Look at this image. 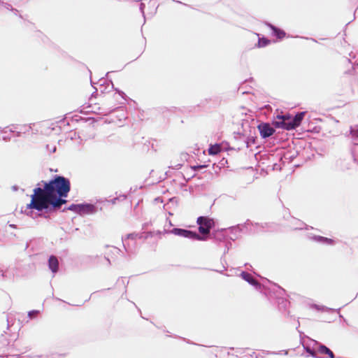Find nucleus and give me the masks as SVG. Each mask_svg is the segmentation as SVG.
Segmentation results:
<instances>
[{
  "instance_id": "obj_37",
  "label": "nucleus",
  "mask_w": 358,
  "mask_h": 358,
  "mask_svg": "<svg viewBox=\"0 0 358 358\" xmlns=\"http://www.w3.org/2000/svg\"><path fill=\"white\" fill-rule=\"evenodd\" d=\"M227 163H228L227 159L223 157V158L220 161V162H219V164H220V167H224V166H226V164H227Z\"/></svg>"
},
{
  "instance_id": "obj_50",
  "label": "nucleus",
  "mask_w": 358,
  "mask_h": 358,
  "mask_svg": "<svg viewBox=\"0 0 358 358\" xmlns=\"http://www.w3.org/2000/svg\"><path fill=\"white\" fill-rule=\"evenodd\" d=\"M196 173H194V174H193L190 178H187L186 179V178L184 177V178L186 180V181H187V182H188V181H189L192 178H194V177H196Z\"/></svg>"
},
{
  "instance_id": "obj_21",
  "label": "nucleus",
  "mask_w": 358,
  "mask_h": 358,
  "mask_svg": "<svg viewBox=\"0 0 358 358\" xmlns=\"http://www.w3.org/2000/svg\"><path fill=\"white\" fill-rule=\"evenodd\" d=\"M306 113V111L299 112L295 114L294 117H292V120L295 124H296V127L300 126Z\"/></svg>"
},
{
  "instance_id": "obj_29",
  "label": "nucleus",
  "mask_w": 358,
  "mask_h": 358,
  "mask_svg": "<svg viewBox=\"0 0 358 358\" xmlns=\"http://www.w3.org/2000/svg\"><path fill=\"white\" fill-rule=\"evenodd\" d=\"M40 313V311L38 310H32L28 312V317L30 320L35 319L38 314Z\"/></svg>"
},
{
  "instance_id": "obj_2",
  "label": "nucleus",
  "mask_w": 358,
  "mask_h": 358,
  "mask_svg": "<svg viewBox=\"0 0 358 358\" xmlns=\"http://www.w3.org/2000/svg\"><path fill=\"white\" fill-rule=\"evenodd\" d=\"M241 277L257 290L263 294L272 303L277 304L278 310L282 313L289 314V301L285 297L286 291L277 284L272 283V287H268L262 285L255 280L250 273L247 271H242Z\"/></svg>"
},
{
  "instance_id": "obj_45",
  "label": "nucleus",
  "mask_w": 358,
  "mask_h": 358,
  "mask_svg": "<svg viewBox=\"0 0 358 358\" xmlns=\"http://www.w3.org/2000/svg\"><path fill=\"white\" fill-rule=\"evenodd\" d=\"M2 140L6 141V142H8L10 140V137L9 136H2Z\"/></svg>"
},
{
  "instance_id": "obj_39",
  "label": "nucleus",
  "mask_w": 358,
  "mask_h": 358,
  "mask_svg": "<svg viewBox=\"0 0 358 358\" xmlns=\"http://www.w3.org/2000/svg\"><path fill=\"white\" fill-rule=\"evenodd\" d=\"M84 120V118L79 117L78 115H74L71 117V120L76 121V122H78L79 120Z\"/></svg>"
},
{
  "instance_id": "obj_52",
  "label": "nucleus",
  "mask_w": 358,
  "mask_h": 358,
  "mask_svg": "<svg viewBox=\"0 0 358 358\" xmlns=\"http://www.w3.org/2000/svg\"><path fill=\"white\" fill-rule=\"evenodd\" d=\"M97 94H98L97 90H96V91H95V92H94L92 94L91 96H92V97H93V96H96Z\"/></svg>"
},
{
  "instance_id": "obj_60",
  "label": "nucleus",
  "mask_w": 358,
  "mask_h": 358,
  "mask_svg": "<svg viewBox=\"0 0 358 358\" xmlns=\"http://www.w3.org/2000/svg\"><path fill=\"white\" fill-rule=\"evenodd\" d=\"M56 149H57V148H56V147L55 146V147L53 148V149H52V152H55L56 151Z\"/></svg>"
},
{
  "instance_id": "obj_25",
  "label": "nucleus",
  "mask_w": 358,
  "mask_h": 358,
  "mask_svg": "<svg viewBox=\"0 0 358 358\" xmlns=\"http://www.w3.org/2000/svg\"><path fill=\"white\" fill-rule=\"evenodd\" d=\"M138 236V234H136V233H131V234H128L127 236H126V238H122V244H123V246L125 249L126 251H127V248L126 247V245H125V241L127 239H135L136 238H137Z\"/></svg>"
},
{
  "instance_id": "obj_44",
  "label": "nucleus",
  "mask_w": 358,
  "mask_h": 358,
  "mask_svg": "<svg viewBox=\"0 0 358 358\" xmlns=\"http://www.w3.org/2000/svg\"><path fill=\"white\" fill-rule=\"evenodd\" d=\"M150 224H151V222H145L144 224H143V226H142L143 229H147Z\"/></svg>"
},
{
  "instance_id": "obj_17",
  "label": "nucleus",
  "mask_w": 358,
  "mask_h": 358,
  "mask_svg": "<svg viewBox=\"0 0 358 358\" xmlns=\"http://www.w3.org/2000/svg\"><path fill=\"white\" fill-rule=\"evenodd\" d=\"M314 307L315 308V309H317V310H320V311H326L328 313H338L339 314V317L343 318L344 322L347 323V320L339 313L341 308H339L338 309H334V308H328L325 306H318V305H314Z\"/></svg>"
},
{
  "instance_id": "obj_57",
  "label": "nucleus",
  "mask_w": 358,
  "mask_h": 358,
  "mask_svg": "<svg viewBox=\"0 0 358 358\" xmlns=\"http://www.w3.org/2000/svg\"><path fill=\"white\" fill-rule=\"evenodd\" d=\"M9 227H11V228H15L16 227L15 224H9Z\"/></svg>"
},
{
  "instance_id": "obj_64",
  "label": "nucleus",
  "mask_w": 358,
  "mask_h": 358,
  "mask_svg": "<svg viewBox=\"0 0 358 358\" xmlns=\"http://www.w3.org/2000/svg\"><path fill=\"white\" fill-rule=\"evenodd\" d=\"M242 93L244 94L248 93V91H243Z\"/></svg>"
},
{
  "instance_id": "obj_9",
  "label": "nucleus",
  "mask_w": 358,
  "mask_h": 358,
  "mask_svg": "<svg viewBox=\"0 0 358 358\" xmlns=\"http://www.w3.org/2000/svg\"><path fill=\"white\" fill-rule=\"evenodd\" d=\"M226 231V228L213 230V232L210 233L209 236H207L208 239H212L214 243L220 246L222 243L223 244L227 241L228 236L225 234Z\"/></svg>"
},
{
  "instance_id": "obj_61",
  "label": "nucleus",
  "mask_w": 358,
  "mask_h": 358,
  "mask_svg": "<svg viewBox=\"0 0 358 358\" xmlns=\"http://www.w3.org/2000/svg\"><path fill=\"white\" fill-rule=\"evenodd\" d=\"M14 355H10V356H7L6 358H13Z\"/></svg>"
},
{
  "instance_id": "obj_27",
  "label": "nucleus",
  "mask_w": 358,
  "mask_h": 358,
  "mask_svg": "<svg viewBox=\"0 0 358 358\" xmlns=\"http://www.w3.org/2000/svg\"><path fill=\"white\" fill-rule=\"evenodd\" d=\"M113 90L115 91V92L117 94H118L121 96L122 99H123L124 101H127V99H129L127 96V94L122 90H120L119 88L115 87V89Z\"/></svg>"
},
{
  "instance_id": "obj_51",
  "label": "nucleus",
  "mask_w": 358,
  "mask_h": 358,
  "mask_svg": "<svg viewBox=\"0 0 358 358\" xmlns=\"http://www.w3.org/2000/svg\"><path fill=\"white\" fill-rule=\"evenodd\" d=\"M173 1H175V2H176V3H180V4H182V5H184V6H190L189 5L186 4V3H182V2L180 1H176V0H173Z\"/></svg>"
},
{
  "instance_id": "obj_8",
  "label": "nucleus",
  "mask_w": 358,
  "mask_h": 358,
  "mask_svg": "<svg viewBox=\"0 0 358 358\" xmlns=\"http://www.w3.org/2000/svg\"><path fill=\"white\" fill-rule=\"evenodd\" d=\"M103 202L102 199H97L94 203L87 202L80 203L79 215H93L98 210L101 211L103 210L102 204Z\"/></svg>"
},
{
  "instance_id": "obj_19",
  "label": "nucleus",
  "mask_w": 358,
  "mask_h": 358,
  "mask_svg": "<svg viewBox=\"0 0 358 358\" xmlns=\"http://www.w3.org/2000/svg\"><path fill=\"white\" fill-rule=\"evenodd\" d=\"M10 127L19 131H22V134L29 132L31 129V124H11Z\"/></svg>"
},
{
  "instance_id": "obj_49",
  "label": "nucleus",
  "mask_w": 358,
  "mask_h": 358,
  "mask_svg": "<svg viewBox=\"0 0 358 358\" xmlns=\"http://www.w3.org/2000/svg\"><path fill=\"white\" fill-rule=\"evenodd\" d=\"M155 201L158 202V203L159 202L162 203L163 202V199H162V197L158 196V197L155 199Z\"/></svg>"
},
{
  "instance_id": "obj_15",
  "label": "nucleus",
  "mask_w": 358,
  "mask_h": 358,
  "mask_svg": "<svg viewBox=\"0 0 358 358\" xmlns=\"http://www.w3.org/2000/svg\"><path fill=\"white\" fill-rule=\"evenodd\" d=\"M48 266L54 277L59 270V261L57 257L51 255L48 259Z\"/></svg>"
},
{
  "instance_id": "obj_46",
  "label": "nucleus",
  "mask_w": 358,
  "mask_h": 358,
  "mask_svg": "<svg viewBox=\"0 0 358 358\" xmlns=\"http://www.w3.org/2000/svg\"><path fill=\"white\" fill-rule=\"evenodd\" d=\"M11 189L13 191L16 192L20 189V187L17 185H15L12 186Z\"/></svg>"
},
{
  "instance_id": "obj_28",
  "label": "nucleus",
  "mask_w": 358,
  "mask_h": 358,
  "mask_svg": "<svg viewBox=\"0 0 358 358\" xmlns=\"http://www.w3.org/2000/svg\"><path fill=\"white\" fill-rule=\"evenodd\" d=\"M208 166H209L208 164L205 163L203 164H196V165L191 166V169L192 171L196 172V171H199V169L207 168Z\"/></svg>"
},
{
  "instance_id": "obj_6",
  "label": "nucleus",
  "mask_w": 358,
  "mask_h": 358,
  "mask_svg": "<svg viewBox=\"0 0 358 358\" xmlns=\"http://www.w3.org/2000/svg\"><path fill=\"white\" fill-rule=\"evenodd\" d=\"M277 120L274 121L275 127L279 129H283L287 131L295 129L296 124L293 122L292 116L289 114L276 115Z\"/></svg>"
},
{
  "instance_id": "obj_18",
  "label": "nucleus",
  "mask_w": 358,
  "mask_h": 358,
  "mask_svg": "<svg viewBox=\"0 0 358 358\" xmlns=\"http://www.w3.org/2000/svg\"><path fill=\"white\" fill-rule=\"evenodd\" d=\"M258 41L257 43L255 44V47L257 48H264L268 45L271 41L267 37L264 35L257 34Z\"/></svg>"
},
{
  "instance_id": "obj_23",
  "label": "nucleus",
  "mask_w": 358,
  "mask_h": 358,
  "mask_svg": "<svg viewBox=\"0 0 358 358\" xmlns=\"http://www.w3.org/2000/svg\"><path fill=\"white\" fill-rule=\"evenodd\" d=\"M80 208V203H71L67 208H64L63 211H64L66 210H71V211L79 215Z\"/></svg>"
},
{
  "instance_id": "obj_24",
  "label": "nucleus",
  "mask_w": 358,
  "mask_h": 358,
  "mask_svg": "<svg viewBox=\"0 0 358 358\" xmlns=\"http://www.w3.org/2000/svg\"><path fill=\"white\" fill-rule=\"evenodd\" d=\"M349 131L353 140L358 139V124L351 126Z\"/></svg>"
},
{
  "instance_id": "obj_1",
  "label": "nucleus",
  "mask_w": 358,
  "mask_h": 358,
  "mask_svg": "<svg viewBox=\"0 0 358 358\" xmlns=\"http://www.w3.org/2000/svg\"><path fill=\"white\" fill-rule=\"evenodd\" d=\"M70 191V180L62 175H54L50 180H41L36 185L30 196V202L24 209L22 208L21 213L34 220L50 219L51 215L66 203Z\"/></svg>"
},
{
  "instance_id": "obj_26",
  "label": "nucleus",
  "mask_w": 358,
  "mask_h": 358,
  "mask_svg": "<svg viewBox=\"0 0 358 358\" xmlns=\"http://www.w3.org/2000/svg\"><path fill=\"white\" fill-rule=\"evenodd\" d=\"M154 233H155V231H147V232L144 231L141 234H138V238L147 239L149 237H152L154 236Z\"/></svg>"
},
{
  "instance_id": "obj_5",
  "label": "nucleus",
  "mask_w": 358,
  "mask_h": 358,
  "mask_svg": "<svg viewBox=\"0 0 358 358\" xmlns=\"http://www.w3.org/2000/svg\"><path fill=\"white\" fill-rule=\"evenodd\" d=\"M165 234H172L178 236L186 238L192 241H206L208 240L207 236L200 235L196 231H192L187 229L174 227L171 230H164Z\"/></svg>"
},
{
  "instance_id": "obj_41",
  "label": "nucleus",
  "mask_w": 358,
  "mask_h": 358,
  "mask_svg": "<svg viewBox=\"0 0 358 358\" xmlns=\"http://www.w3.org/2000/svg\"><path fill=\"white\" fill-rule=\"evenodd\" d=\"M113 250L115 251V252H116L119 255H122V256L124 255L122 251L120 249H119L118 248L113 247Z\"/></svg>"
},
{
  "instance_id": "obj_33",
  "label": "nucleus",
  "mask_w": 358,
  "mask_h": 358,
  "mask_svg": "<svg viewBox=\"0 0 358 358\" xmlns=\"http://www.w3.org/2000/svg\"><path fill=\"white\" fill-rule=\"evenodd\" d=\"M2 5L5 8L11 10L12 12H19L17 9L14 8L12 5L8 3L2 2Z\"/></svg>"
},
{
  "instance_id": "obj_16",
  "label": "nucleus",
  "mask_w": 358,
  "mask_h": 358,
  "mask_svg": "<svg viewBox=\"0 0 358 358\" xmlns=\"http://www.w3.org/2000/svg\"><path fill=\"white\" fill-rule=\"evenodd\" d=\"M298 151L293 149L287 151H282L280 157V160H289V162H292L298 155Z\"/></svg>"
},
{
  "instance_id": "obj_10",
  "label": "nucleus",
  "mask_w": 358,
  "mask_h": 358,
  "mask_svg": "<svg viewBox=\"0 0 358 358\" xmlns=\"http://www.w3.org/2000/svg\"><path fill=\"white\" fill-rule=\"evenodd\" d=\"M257 129L261 138L263 139L269 138L275 131V128L272 127L268 122H262L257 125Z\"/></svg>"
},
{
  "instance_id": "obj_56",
  "label": "nucleus",
  "mask_w": 358,
  "mask_h": 358,
  "mask_svg": "<svg viewBox=\"0 0 358 358\" xmlns=\"http://www.w3.org/2000/svg\"><path fill=\"white\" fill-rule=\"evenodd\" d=\"M186 186H187L186 183H181L180 184L181 188H183L184 187H186Z\"/></svg>"
},
{
  "instance_id": "obj_43",
  "label": "nucleus",
  "mask_w": 358,
  "mask_h": 358,
  "mask_svg": "<svg viewBox=\"0 0 358 358\" xmlns=\"http://www.w3.org/2000/svg\"><path fill=\"white\" fill-rule=\"evenodd\" d=\"M235 141L237 143V148L239 147V146H242V141H243V139H234Z\"/></svg>"
},
{
  "instance_id": "obj_58",
  "label": "nucleus",
  "mask_w": 358,
  "mask_h": 358,
  "mask_svg": "<svg viewBox=\"0 0 358 358\" xmlns=\"http://www.w3.org/2000/svg\"><path fill=\"white\" fill-rule=\"evenodd\" d=\"M189 191L190 193H192L193 192V187H189Z\"/></svg>"
},
{
  "instance_id": "obj_48",
  "label": "nucleus",
  "mask_w": 358,
  "mask_h": 358,
  "mask_svg": "<svg viewBox=\"0 0 358 358\" xmlns=\"http://www.w3.org/2000/svg\"><path fill=\"white\" fill-rule=\"evenodd\" d=\"M118 197H120V201L122 200H125L127 199V195L126 194H120Z\"/></svg>"
},
{
  "instance_id": "obj_7",
  "label": "nucleus",
  "mask_w": 358,
  "mask_h": 358,
  "mask_svg": "<svg viewBox=\"0 0 358 358\" xmlns=\"http://www.w3.org/2000/svg\"><path fill=\"white\" fill-rule=\"evenodd\" d=\"M196 224L198 231L203 234H209L215 227V221L208 216H199L197 217Z\"/></svg>"
},
{
  "instance_id": "obj_12",
  "label": "nucleus",
  "mask_w": 358,
  "mask_h": 358,
  "mask_svg": "<svg viewBox=\"0 0 358 358\" xmlns=\"http://www.w3.org/2000/svg\"><path fill=\"white\" fill-rule=\"evenodd\" d=\"M98 84L101 88V93L105 94L113 91L115 89V86L111 79H105L101 78L99 80Z\"/></svg>"
},
{
  "instance_id": "obj_3",
  "label": "nucleus",
  "mask_w": 358,
  "mask_h": 358,
  "mask_svg": "<svg viewBox=\"0 0 358 358\" xmlns=\"http://www.w3.org/2000/svg\"><path fill=\"white\" fill-rule=\"evenodd\" d=\"M299 332L300 343L308 354V357L323 358V357L317 355V354H320L321 355H327L329 358H336L334 353L327 346L305 335L302 331H299Z\"/></svg>"
},
{
  "instance_id": "obj_20",
  "label": "nucleus",
  "mask_w": 358,
  "mask_h": 358,
  "mask_svg": "<svg viewBox=\"0 0 358 358\" xmlns=\"http://www.w3.org/2000/svg\"><path fill=\"white\" fill-rule=\"evenodd\" d=\"M222 151L221 145L219 143H215L214 145H210L208 152L210 155L215 156L219 154Z\"/></svg>"
},
{
  "instance_id": "obj_13",
  "label": "nucleus",
  "mask_w": 358,
  "mask_h": 358,
  "mask_svg": "<svg viewBox=\"0 0 358 358\" xmlns=\"http://www.w3.org/2000/svg\"><path fill=\"white\" fill-rule=\"evenodd\" d=\"M265 25L270 29L271 35L277 39L282 40L285 37L286 32L280 27H276L269 22H265Z\"/></svg>"
},
{
  "instance_id": "obj_40",
  "label": "nucleus",
  "mask_w": 358,
  "mask_h": 358,
  "mask_svg": "<svg viewBox=\"0 0 358 358\" xmlns=\"http://www.w3.org/2000/svg\"><path fill=\"white\" fill-rule=\"evenodd\" d=\"M253 81V78H250L249 79H247L245 80L243 83H241L240 87H239V90H241V88L243 87V85L248 83V82H252Z\"/></svg>"
},
{
  "instance_id": "obj_59",
  "label": "nucleus",
  "mask_w": 358,
  "mask_h": 358,
  "mask_svg": "<svg viewBox=\"0 0 358 358\" xmlns=\"http://www.w3.org/2000/svg\"><path fill=\"white\" fill-rule=\"evenodd\" d=\"M294 229H302L301 227H296Z\"/></svg>"
},
{
  "instance_id": "obj_55",
  "label": "nucleus",
  "mask_w": 358,
  "mask_h": 358,
  "mask_svg": "<svg viewBox=\"0 0 358 358\" xmlns=\"http://www.w3.org/2000/svg\"><path fill=\"white\" fill-rule=\"evenodd\" d=\"M59 122L65 124V122H66L65 119L64 118L62 119Z\"/></svg>"
},
{
  "instance_id": "obj_31",
  "label": "nucleus",
  "mask_w": 358,
  "mask_h": 358,
  "mask_svg": "<svg viewBox=\"0 0 358 358\" xmlns=\"http://www.w3.org/2000/svg\"><path fill=\"white\" fill-rule=\"evenodd\" d=\"M220 262L222 264L223 270H221V271L214 270V271L216 272H218L220 273H223V271L227 270V266H224V264H227L225 255H222V257H220Z\"/></svg>"
},
{
  "instance_id": "obj_54",
  "label": "nucleus",
  "mask_w": 358,
  "mask_h": 358,
  "mask_svg": "<svg viewBox=\"0 0 358 358\" xmlns=\"http://www.w3.org/2000/svg\"><path fill=\"white\" fill-rule=\"evenodd\" d=\"M105 259L108 261V264L110 265V260L109 259L108 257L105 256Z\"/></svg>"
},
{
  "instance_id": "obj_53",
  "label": "nucleus",
  "mask_w": 358,
  "mask_h": 358,
  "mask_svg": "<svg viewBox=\"0 0 358 358\" xmlns=\"http://www.w3.org/2000/svg\"><path fill=\"white\" fill-rule=\"evenodd\" d=\"M184 341H187V343H191V344H194V345H196V343H192V342H190L189 340H187L186 338H182Z\"/></svg>"
},
{
  "instance_id": "obj_4",
  "label": "nucleus",
  "mask_w": 358,
  "mask_h": 358,
  "mask_svg": "<svg viewBox=\"0 0 358 358\" xmlns=\"http://www.w3.org/2000/svg\"><path fill=\"white\" fill-rule=\"evenodd\" d=\"M242 130L234 131L233 133L234 139H243L242 146H239L238 150H240L243 148H251L252 145H256L257 142V136L256 135V129L250 125L248 121L241 124Z\"/></svg>"
},
{
  "instance_id": "obj_42",
  "label": "nucleus",
  "mask_w": 358,
  "mask_h": 358,
  "mask_svg": "<svg viewBox=\"0 0 358 358\" xmlns=\"http://www.w3.org/2000/svg\"><path fill=\"white\" fill-rule=\"evenodd\" d=\"M273 170H281L280 165L278 164L277 163H274L273 165Z\"/></svg>"
},
{
  "instance_id": "obj_63",
  "label": "nucleus",
  "mask_w": 358,
  "mask_h": 358,
  "mask_svg": "<svg viewBox=\"0 0 358 358\" xmlns=\"http://www.w3.org/2000/svg\"><path fill=\"white\" fill-rule=\"evenodd\" d=\"M169 224H170L171 226H172V225H173V224H172V222H171V221L170 220H169Z\"/></svg>"
},
{
  "instance_id": "obj_47",
  "label": "nucleus",
  "mask_w": 358,
  "mask_h": 358,
  "mask_svg": "<svg viewBox=\"0 0 358 358\" xmlns=\"http://www.w3.org/2000/svg\"><path fill=\"white\" fill-rule=\"evenodd\" d=\"M155 231L154 236L157 235V236H159V238H161V235L162 234V232L161 231L157 230V231Z\"/></svg>"
},
{
  "instance_id": "obj_36",
  "label": "nucleus",
  "mask_w": 358,
  "mask_h": 358,
  "mask_svg": "<svg viewBox=\"0 0 358 358\" xmlns=\"http://www.w3.org/2000/svg\"><path fill=\"white\" fill-rule=\"evenodd\" d=\"M145 8V3L141 2L139 6V9H140V11L141 12L144 18H145V11H144Z\"/></svg>"
},
{
  "instance_id": "obj_62",
  "label": "nucleus",
  "mask_w": 358,
  "mask_h": 358,
  "mask_svg": "<svg viewBox=\"0 0 358 358\" xmlns=\"http://www.w3.org/2000/svg\"><path fill=\"white\" fill-rule=\"evenodd\" d=\"M181 166H182V165H181L180 164H178L177 165V166H178L177 169H180V167Z\"/></svg>"
},
{
  "instance_id": "obj_30",
  "label": "nucleus",
  "mask_w": 358,
  "mask_h": 358,
  "mask_svg": "<svg viewBox=\"0 0 358 358\" xmlns=\"http://www.w3.org/2000/svg\"><path fill=\"white\" fill-rule=\"evenodd\" d=\"M223 245H224V250L223 255H226V254H227L229 252V250L231 249L232 243L230 241H227L223 243Z\"/></svg>"
},
{
  "instance_id": "obj_22",
  "label": "nucleus",
  "mask_w": 358,
  "mask_h": 358,
  "mask_svg": "<svg viewBox=\"0 0 358 358\" xmlns=\"http://www.w3.org/2000/svg\"><path fill=\"white\" fill-rule=\"evenodd\" d=\"M8 128H9V127H6L4 128L0 127V131L2 134H7L8 132L14 133L17 137H20L22 134V131H19L12 127L10 129H8Z\"/></svg>"
},
{
  "instance_id": "obj_11",
  "label": "nucleus",
  "mask_w": 358,
  "mask_h": 358,
  "mask_svg": "<svg viewBox=\"0 0 358 358\" xmlns=\"http://www.w3.org/2000/svg\"><path fill=\"white\" fill-rule=\"evenodd\" d=\"M267 223H264V224H260L259 222H253L252 221H251L250 220L248 219L246 220V221L243 223V224H238L236 225H234V226H232V229H236L235 231L236 232H238V233H241V232H244L245 230L246 232H248L250 233V231L248 230V227L249 225H252V226H259L262 228L265 227L266 226H267Z\"/></svg>"
},
{
  "instance_id": "obj_35",
  "label": "nucleus",
  "mask_w": 358,
  "mask_h": 358,
  "mask_svg": "<svg viewBox=\"0 0 358 358\" xmlns=\"http://www.w3.org/2000/svg\"><path fill=\"white\" fill-rule=\"evenodd\" d=\"M178 201H179V199H178V197H176V196H173V197L169 199V203H174L176 205L178 204Z\"/></svg>"
},
{
  "instance_id": "obj_32",
  "label": "nucleus",
  "mask_w": 358,
  "mask_h": 358,
  "mask_svg": "<svg viewBox=\"0 0 358 358\" xmlns=\"http://www.w3.org/2000/svg\"><path fill=\"white\" fill-rule=\"evenodd\" d=\"M227 230H229V232L231 234V235L233 236H231L229 238L231 241H235L238 238V236L236 235V231H235L236 229H232V226L231 227H229L227 229Z\"/></svg>"
},
{
  "instance_id": "obj_14",
  "label": "nucleus",
  "mask_w": 358,
  "mask_h": 358,
  "mask_svg": "<svg viewBox=\"0 0 358 358\" xmlns=\"http://www.w3.org/2000/svg\"><path fill=\"white\" fill-rule=\"evenodd\" d=\"M308 238L314 242L322 245H334L336 244V241L334 239L320 235L310 234L308 235Z\"/></svg>"
},
{
  "instance_id": "obj_38",
  "label": "nucleus",
  "mask_w": 358,
  "mask_h": 358,
  "mask_svg": "<svg viewBox=\"0 0 358 358\" xmlns=\"http://www.w3.org/2000/svg\"><path fill=\"white\" fill-rule=\"evenodd\" d=\"M282 352H283V354H284V355H287V353H288V352H287V350H282V351H279V352H268V354L280 355V354H281Z\"/></svg>"
},
{
  "instance_id": "obj_34",
  "label": "nucleus",
  "mask_w": 358,
  "mask_h": 358,
  "mask_svg": "<svg viewBox=\"0 0 358 358\" xmlns=\"http://www.w3.org/2000/svg\"><path fill=\"white\" fill-rule=\"evenodd\" d=\"M102 201H104V202L103 203L102 206H103L104 203H112V204H115V203H116V202H117V201H120V197H115V198H113V199H110V200H108V199H104V200H103V199H102Z\"/></svg>"
}]
</instances>
